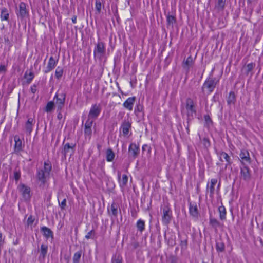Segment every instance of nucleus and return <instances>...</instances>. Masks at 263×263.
I'll return each mask as SVG.
<instances>
[{"mask_svg": "<svg viewBox=\"0 0 263 263\" xmlns=\"http://www.w3.org/2000/svg\"><path fill=\"white\" fill-rule=\"evenodd\" d=\"M35 120L33 118H29L25 125V128L26 130L30 133L32 130V126L34 123Z\"/></svg>", "mask_w": 263, "mask_h": 263, "instance_id": "21", "label": "nucleus"}, {"mask_svg": "<svg viewBox=\"0 0 263 263\" xmlns=\"http://www.w3.org/2000/svg\"><path fill=\"white\" fill-rule=\"evenodd\" d=\"M61 111H58V114L57 117L59 119H61L62 118V114Z\"/></svg>", "mask_w": 263, "mask_h": 263, "instance_id": "50", "label": "nucleus"}, {"mask_svg": "<svg viewBox=\"0 0 263 263\" xmlns=\"http://www.w3.org/2000/svg\"><path fill=\"white\" fill-rule=\"evenodd\" d=\"M66 204V199H64L63 201L60 203V206L62 209H64Z\"/></svg>", "mask_w": 263, "mask_h": 263, "instance_id": "45", "label": "nucleus"}, {"mask_svg": "<svg viewBox=\"0 0 263 263\" xmlns=\"http://www.w3.org/2000/svg\"><path fill=\"white\" fill-rule=\"evenodd\" d=\"M193 63V59L190 56L186 60L183 62V64L185 66H186L188 68Z\"/></svg>", "mask_w": 263, "mask_h": 263, "instance_id": "36", "label": "nucleus"}, {"mask_svg": "<svg viewBox=\"0 0 263 263\" xmlns=\"http://www.w3.org/2000/svg\"><path fill=\"white\" fill-rule=\"evenodd\" d=\"M63 73V69L62 67L58 66L55 72V76L56 78H57L58 79H60L62 77Z\"/></svg>", "mask_w": 263, "mask_h": 263, "instance_id": "30", "label": "nucleus"}, {"mask_svg": "<svg viewBox=\"0 0 263 263\" xmlns=\"http://www.w3.org/2000/svg\"><path fill=\"white\" fill-rule=\"evenodd\" d=\"M2 237H3V235H2V233L0 232V246L2 245Z\"/></svg>", "mask_w": 263, "mask_h": 263, "instance_id": "53", "label": "nucleus"}, {"mask_svg": "<svg viewBox=\"0 0 263 263\" xmlns=\"http://www.w3.org/2000/svg\"><path fill=\"white\" fill-rule=\"evenodd\" d=\"M162 222L163 224L167 225L172 217V211L168 205H165L162 209Z\"/></svg>", "mask_w": 263, "mask_h": 263, "instance_id": "5", "label": "nucleus"}, {"mask_svg": "<svg viewBox=\"0 0 263 263\" xmlns=\"http://www.w3.org/2000/svg\"><path fill=\"white\" fill-rule=\"evenodd\" d=\"M77 21V17L76 16H74L72 18V22L73 24H76Z\"/></svg>", "mask_w": 263, "mask_h": 263, "instance_id": "52", "label": "nucleus"}, {"mask_svg": "<svg viewBox=\"0 0 263 263\" xmlns=\"http://www.w3.org/2000/svg\"><path fill=\"white\" fill-rule=\"evenodd\" d=\"M14 147L15 151L17 152L20 151L22 148V142L18 136H15L14 137Z\"/></svg>", "mask_w": 263, "mask_h": 263, "instance_id": "23", "label": "nucleus"}, {"mask_svg": "<svg viewBox=\"0 0 263 263\" xmlns=\"http://www.w3.org/2000/svg\"><path fill=\"white\" fill-rule=\"evenodd\" d=\"M119 183L121 187H124L128 182V177L126 175H122V178L120 177V174H118Z\"/></svg>", "mask_w": 263, "mask_h": 263, "instance_id": "20", "label": "nucleus"}, {"mask_svg": "<svg viewBox=\"0 0 263 263\" xmlns=\"http://www.w3.org/2000/svg\"><path fill=\"white\" fill-rule=\"evenodd\" d=\"M110 211L111 212V214L114 216H117L118 214V208L117 206L113 203L111 204L110 207Z\"/></svg>", "mask_w": 263, "mask_h": 263, "instance_id": "33", "label": "nucleus"}, {"mask_svg": "<svg viewBox=\"0 0 263 263\" xmlns=\"http://www.w3.org/2000/svg\"><path fill=\"white\" fill-rule=\"evenodd\" d=\"M216 249L218 251L222 252L224 249V246L223 243L221 245H217Z\"/></svg>", "mask_w": 263, "mask_h": 263, "instance_id": "44", "label": "nucleus"}, {"mask_svg": "<svg viewBox=\"0 0 263 263\" xmlns=\"http://www.w3.org/2000/svg\"><path fill=\"white\" fill-rule=\"evenodd\" d=\"M239 156L242 162H250V158L248 151L245 149L242 150L240 153Z\"/></svg>", "mask_w": 263, "mask_h": 263, "instance_id": "15", "label": "nucleus"}, {"mask_svg": "<svg viewBox=\"0 0 263 263\" xmlns=\"http://www.w3.org/2000/svg\"><path fill=\"white\" fill-rule=\"evenodd\" d=\"M28 13L26 4L24 2H21L19 4L18 10L16 12L18 18L22 21L28 17Z\"/></svg>", "mask_w": 263, "mask_h": 263, "instance_id": "6", "label": "nucleus"}, {"mask_svg": "<svg viewBox=\"0 0 263 263\" xmlns=\"http://www.w3.org/2000/svg\"><path fill=\"white\" fill-rule=\"evenodd\" d=\"M217 182V179L216 178H212L208 182L206 186V192L209 194L210 197L212 198L214 196L215 193V186Z\"/></svg>", "mask_w": 263, "mask_h": 263, "instance_id": "9", "label": "nucleus"}, {"mask_svg": "<svg viewBox=\"0 0 263 263\" xmlns=\"http://www.w3.org/2000/svg\"><path fill=\"white\" fill-rule=\"evenodd\" d=\"M225 5V1L224 0H218L216 7L219 10H222Z\"/></svg>", "mask_w": 263, "mask_h": 263, "instance_id": "35", "label": "nucleus"}, {"mask_svg": "<svg viewBox=\"0 0 263 263\" xmlns=\"http://www.w3.org/2000/svg\"><path fill=\"white\" fill-rule=\"evenodd\" d=\"M93 120L94 119L89 118L88 117V119L87 120V121L85 122V128H91V127L92 126V124L93 122Z\"/></svg>", "mask_w": 263, "mask_h": 263, "instance_id": "34", "label": "nucleus"}, {"mask_svg": "<svg viewBox=\"0 0 263 263\" xmlns=\"http://www.w3.org/2000/svg\"><path fill=\"white\" fill-rule=\"evenodd\" d=\"M48 250V246L46 245L42 244L40 248V255L39 258L44 259Z\"/></svg>", "mask_w": 263, "mask_h": 263, "instance_id": "24", "label": "nucleus"}, {"mask_svg": "<svg viewBox=\"0 0 263 263\" xmlns=\"http://www.w3.org/2000/svg\"><path fill=\"white\" fill-rule=\"evenodd\" d=\"M128 152L130 155L136 157L139 152V147L135 143H131L128 148Z\"/></svg>", "mask_w": 263, "mask_h": 263, "instance_id": "14", "label": "nucleus"}, {"mask_svg": "<svg viewBox=\"0 0 263 263\" xmlns=\"http://www.w3.org/2000/svg\"><path fill=\"white\" fill-rule=\"evenodd\" d=\"M210 223L214 227H217L219 224L218 221L214 218L210 219Z\"/></svg>", "mask_w": 263, "mask_h": 263, "instance_id": "40", "label": "nucleus"}, {"mask_svg": "<svg viewBox=\"0 0 263 263\" xmlns=\"http://www.w3.org/2000/svg\"><path fill=\"white\" fill-rule=\"evenodd\" d=\"M190 214L194 217H197L198 215V209L196 205H191L189 208Z\"/></svg>", "mask_w": 263, "mask_h": 263, "instance_id": "25", "label": "nucleus"}, {"mask_svg": "<svg viewBox=\"0 0 263 263\" xmlns=\"http://www.w3.org/2000/svg\"><path fill=\"white\" fill-rule=\"evenodd\" d=\"M137 227L138 230L142 233L145 229V222L144 220L139 219L137 222Z\"/></svg>", "mask_w": 263, "mask_h": 263, "instance_id": "28", "label": "nucleus"}, {"mask_svg": "<svg viewBox=\"0 0 263 263\" xmlns=\"http://www.w3.org/2000/svg\"><path fill=\"white\" fill-rule=\"evenodd\" d=\"M136 98L135 97H129L127 100L123 103V106L126 109L129 111L133 110V105L135 101Z\"/></svg>", "mask_w": 263, "mask_h": 263, "instance_id": "11", "label": "nucleus"}, {"mask_svg": "<svg viewBox=\"0 0 263 263\" xmlns=\"http://www.w3.org/2000/svg\"><path fill=\"white\" fill-rule=\"evenodd\" d=\"M115 158V154L113 151L109 148L106 151V159L107 162H112Z\"/></svg>", "mask_w": 263, "mask_h": 263, "instance_id": "18", "label": "nucleus"}, {"mask_svg": "<svg viewBox=\"0 0 263 263\" xmlns=\"http://www.w3.org/2000/svg\"><path fill=\"white\" fill-rule=\"evenodd\" d=\"M81 256V252L78 251L74 254L73 257V263H79V260Z\"/></svg>", "mask_w": 263, "mask_h": 263, "instance_id": "31", "label": "nucleus"}, {"mask_svg": "<svg viewBox=\"0 0 263 263\" xmlns=\"http://www.w3.org/2000/svg\"><path fill=\"white\" fill-rule=\"evenodd\" d=\"M75 147V144H69L68 143H66L64 146L63 153L65 155H66L69 153H70L72 154L74 151V147Z\"/></svg>", "mask_w": 263, "mask_h": 263, "instance_id": "16", "label": "nucleus"}, {"mask_svg": "<svg viewBox=\"0 0 263 263\" xmlns=\"http://www.w3.org/2000/svg\"><path fill=\"white\" fill-rule=\"evenodd\" d=\"M21 176L20 173L18 172H15L14 174V177L15 180L17 181L19 180Z\"/></svg>", "mask_w": 263, "mask_h": 263, "instance_id": "46", "label": "nucleus"}, {"mask_svg": "<svg viewBox=\"0 0 263 263\" xmlns=\"http://www.w3.org/2000/svg\"><path fill=\"white\" fill-rule=\"evenodd\" d=\"M32 91L33 92H34V89H32Z\"/></svg>", "mask_w": 263, "mask_h": 263, "instance_id": "54", "label": "nucleus"}, {"mask_svg": "<svg viewBox=\"0 0 263 263\" xmlns=\"http://www.w3.org/2000/svg\"><path fill=\"white\" fill-rule=\"evenodd\" d=\"M219 158L220 160L222 161L223 159H224L228 163V164H229L230 163V157L228 155V154L225 152H222L219 153Z\"/></svg>", "mask_w": 263, "mask_h": 263, "instance_id": "26", "label": "nucleus"}, {"mask_svg": "<svg viewBox=\"0 0 263 263\" xmlns=\"http://www.w3.org/2000/svg\"><path fill=\"white\" fill-rule=\"evenodd\" d=\"M241 176L244 180H248L250 175L249 173V168L247 166H243L241 168Z\"/></svg>", "mask_w": 263, "mask_h": 263, "instance_id": "19", "label": "nucleus"}, {"mask_svg": "<svg viewBox=\"0 0 263 263\" xmlns=\"http://www.w3.org/2000/svg\"><path fill=\"white\" fill-rule=\"evenodd\" d=\"M10 12L9 10L3 7L1 9L0 18L1 21H9Z\"/></svg>", "mask_w": 263, "mask_h": 263, "instance_id": "12", "label": "nucleus"}, {"mask_svg": "<svg viewBox=\"0 0 263 263\" xmlns=\"http://www.w3.org/2000/svg\"><path fill=\"white\" fill-rule=\"evenodd\" d=\"M235 100V95L233 92H230L229 93V99L228 100V103H230L231 102H233Z\"/></svg>", "mask_w": 263, "mask_h": 263, "instance_id": "43", "label": "nucleus"}, {"mask_svg": "<svg viewBox=\"0 0 263 263\" xmlns=\"http://www.w3.org/2000/svg\"><path fill=\"white\" fill-rule=\"evenodd\" d=\"M52 165L49 161H45L44 167L37 172L36 177L42 184H45L49 179Z\"/></svg>", "mask_w": 263, "mask_h": 263, "instance_id": "1", "label": "nucleus"}, {"mask_svg": "<svg viewBox=\"0 0 263 263\" xmlns=\"http://www.w3.org/2000/svg\"><path fill=\"white\" fill-rule=\"evenodd\" d=\"M54 106V104L53 102L50 101L48 102L45 108L46 111L47 112H50L53 109Z\"/></svg>", "mask_w": 263, "mask_h": 263, "instance_id": "32", "label": "nucleus"}, {"mask_svg": "<svg viewBox=\"0 0 263 263\" xmlns=\"http://www.w3.org/2000/svg\"><path fill=\"white\" fill-rule=\"evenodd\" d=\"M95 231L93 230H91L90 231H89L86 235H85V238L87 239H94L95 238Z\"/></svg>", "mask_w": 263, "mask_h": 263, "instance_id": "37", "label": "nucleus"}, {"mask_svg": "<svg viewBox=\"0 0 263 263\" xmlns=\"http://www.w3.org/2000/svg\"><path fill=\"white\" fill-rule=\"evenodd\" d=\"M188 118H192L196 114V102L192 99L189 98L186 101L185 106Z\"/></svg>", "mask_w": 263, "mask_h": 263, "instance_id": "3", "label": "nucleus"}, {"mask_svg": "<svg viewBox=\"0 0 263 263\" xmlns=\"http://www.w3.org/2000/svg\"><path fill=\"white\" fill-rule=\"evenodd\" d=\"M216 86V83L215 81L212 79H208L205 81L203 84V87L206 88L210 92L213 91Z\"/></svg>", "mask_w": 263, "mask_h": 263, "instance_id": "13", "label": "nucleus"}, {"mask_svg": "<svg viewBox=\"0 0 263 263\" xmlns=\"http://www.w3.org/2000/svg\"><path fill=\"white\" fill-rule=\"evenodd\" d=\"M102 7V4L100 1L99 0H96V3H95V8L97 10V11L99 13L101 11Z\"/></svg>", "mask_w": 263, "mask_h": 263, "instance_id": "42", "label": "nucleus"}, {"mask_svg": "<svg viewBox=\"0 0 263 263\" xmlns=\"http://www.w3.org/2000/svg\"><path fill=\"white\" fill-rule=\"evenodd\" d=\"M101 111V108L100 104H95L91 106L88 117L93 119H96L100 115Z\"/></svg>", "mask_w": 263, "mask_h": 263, "instance_id": "8", "label": "nucleus"}, {"mask_svg": "<svg viewBox=\"0 0 263 263\" xmlns=\"http://www.w3.org/2000/svg\"><path fill=\"white\" fill-rule=\"evenodd\" d=\"M33 222L32 216H30L27 219V223L28 224H32Z\"/></svg>", "mask_w": 263, "mask_h": 263, "instance_id": "49", "label": "nucleus"}, {"mask_svg": "<svg viewBox=\"0 0 263 263\" xmlns=\"http://www.w3.org/2000/svg\"><path fill=\"white\" fill-rule=\"evenodd\" d=\"M106 45L105 43L99 40L93 49V56L96 60L101 62L106 58Z\"/></svg>", "mask_w": 263, "mask_h": 263, "instance_id": "2", "label": "nucleus"}, {"mask_svg": "<svg viewBox=\"0 0 263 263\" xmlns=\"http://www.w3.org/2000/svg\"><path fill=\"white\" fill-rule=\"evenodd\" d=\"M91 133H92L91 128H85L84 134H85V136L86 138H87L89 139L91 137Z\"/></svg>", "mask_w": 263, "mask_h": 263, "instance_id": "39", "label": "nucleus"}, {"mask_svg": "<svg viewBox=\"0 0 263 263\" xmlns=\"http://www.w3.org/2000/svg\"><path fill=\"white\" fill-rule=\"evenodd\" d=\"M6 71V67L5 65H0V72H5Z\"/></svg>", "mask_w": 263, "mask_h": 263, "instance_id": "47", "label": "nucleus"}, {"mask_svg": "<svg viewBox=\"0 0 263 263\" xmlns=\"http://www.w3.org/2000/svg\"><path fill=\"white\" fill-rule=\"evenodd\" d=\"M255 67V64L253 63H250L247 64L246 66V72L249 73L251 72Z\"/></svg>", "mask_w": 263, "mask_h": 263, "instance_id": "38", "label": "nucleus"}, {"mask_svg": "<svg viewBox=\"0 0 263 263\" xmlns=\"http://www.w3.org/2000/svg\"><path fill=\"white\" fill-rule=\"evenodd\" d=\"M204 119L207 123L211 122V120L208 115H206L204 116Z\"/></svg>", "mask_w": 263, "mask_h": 263, "instance_id": "48", "label": "nucleus"}, {"mask_svg": "<svg viewBox=\"0 0 263 263\" xmlns=\"http://www.w3.org/2000/svg\"><path fill=\"white\" fill-rule=\"evenodd\" d=\"M29 79L30 81H31L33 79V78H34V75H33V73L31 72L29 73Z\"/></svg>", "mask_w": 263, "mask_h": 263, "instance_id": "51", "label": "nucleus"}, {"mask_svg": "<svg viewBox=\"0 0 263 263\" xmlns=\"http://www.w3.org/2000/svg\"><path fill=\"white\" fill-rule=\"evenodd\" d=\"M65 98L66 95L64 93H56L55 95L54 99H56L55 105L57 108V111H61L64 105Z\"/></svg>", "mask_w": 263, "mask_h": 263, "instance_id": "7", "label": "nucleus"}, {"mask_svg": "<svg viewBox=\"0 0 263 263\" xmlns=\"http://www.w3.org/2000/svg\"><path fill=\"white\" fill-rule=\"evenodd\" d=\"M166 20L169 25H173L175 22V17L173 15H168Z\"/></svg>", "mask_w": 263, "mask_h": 263, "instance_id": "41", "label": "nucleus"}, {"mask_svg": "<svg viewBox=\"0 0 263 263\" xmlns=\"http://www.w3.org/2000/svg\"><path fill=\"white\" fill-rule=\"evenodd\" d=\"M219 217L221 220H224L226 218V210L223 206H220L218 208Z\"/></svg>", "mask_w": 263, "mask_h": 263, "instance_id": "27", "label": "nucleus"}, {"mask_svg": "<svg viewBox=\"0 0 263 263\" xmlns=\"http://www.w3.org/2000/svg\"><path fill=\"white\" fill-rule=\"evenodd\" d=\"M131 127V123L129 121H124L121 126V129L124 135H127L129 133Z\"/></svg>", "mask_w": 263, "mask_h": 263, "instance_id": "17", "label": "nucleus"}, {"mask_svg": "<svg viewBox=\"0 0 263 263\" xmlns=\"http://www.w3.org/2000/svg\"><path fill=\"white\" fill-rule=\"evenodd\" d=\"M58 60H55L53 57H51L48 61V64L46 70H45V73H48L52 70L56 66L58 63Z\"/></svg>", "mask_w": 263, "mask_h": 263, "instance_id": "10", "label": "nucleus"}, {"mask_svg": "<svg viewBox=\"0 0 263 263\" xmlns=\"http://www.w3.org/2000/svg\"><path fill=\"white\" fill-rule=\"evenodd\" d=\"M122 257L121 255L116 254L112 257V263H122Z\"/></svg>", "mask_w": 263, "mask_h": 263, "instance_id": "29", "label": "nucleus"}, {"mask_svg": "<svg viewBox=\"0 0 263 263\" xmlns=\"http://www.w3.org/2000/svg\"><path fill=\"white\" fill-rule=\"evenodd\" d=\"M17 189L21 194L23 200L25 201H29L31 197L30 187L24 184L21 183L17 186Z\"/></svg>", "mask_w": 263, "mask_h": 263, "instance_id": "4", "label": "nucleus"}, {"mask_svg": "<svg viewBox=\"0 0 263 263\" xmlns=\"http://www.w3.org/2000/svg\"><path fill=\"white\" fill-rule=\"evenodd\" d=\"M44 236L47 238H53V233L51 230L46 227H43L41 229Z\"/></svg>", "mask_w": 263, "mask_h": 263, "instance_id": "22", "label": "nucleus"}]
</instances>
